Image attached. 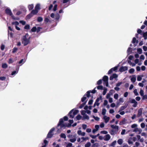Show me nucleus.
Wrapping results in <instances>:
<instances>
[{
  "label": "nucleus",
  "instance_id": "6",
  "mask_svg": "<svg viewBox=\"0 0 147 147\" xmlns=\"http://www.w3.org/2000/svg\"><path fill=\"white\" fill-rule=\"evenodd\" d=\"M103 81L105 82V84L106 86H108L109 85L108 80V77L107 76H105L103 77Z\"/></svg>",
  "mask_w": 147,
  "mask_h": 147
},
{
  "label": "nucleus",
  "instance_id": "33",
  "mask_svg": "<svg viewBox=\"0 0 147 147\" xmlns=\"http://www.w3.org/2000/svg\"><path fill=\"white\" fill-rule=\"evenodd\" d=\"M55 19L56 20H59L60 18V15L59 14H57L55 16Z\"/></svg>",
  "mask_w": 147,
  "mask_h": 147
},
{
  "label": "nucleus",
  "instance_id": "27",
  "mask_svg": "<svg viewBox=\"0 0 147 147\" xmlns=\"http://www.w3.org/2000/svg\"><path fill=\"white\" fill-rule=\"evenodd\" d=\"M33 16V15L31 13L28 15L26 17V19H28L31 18Z\"/></svg>",
  "mask_w": 147,
  "mask_h": 147
},
{
  "label": "nucleus",
  "instance_id": "50",
  "mask_svg": "<svg viewBox=\"0 0 147 147\" xmlns=\"http://www.w3.org/2000/svg\"><path fill=\"white\" fill-rule=\"evenodd\" d=\"M36 30V27H34L31 29V31L32 32H35Z\"/></svg>",
  "mask_w": 147,
  "mask_h": 147
},
{
  "label": "nucleus",
  "instance_id": "35",
  "mask_svg": "<svg viewBox=\"0 0 147 147\" xmlns=\"http://www.w3.org/2000/svg\"><path fill=\"white\" fill-rule=\"evenodd\" d=\"M132 51V48L129 47L128 49L127 50V52L129 54H130L131 53Z\"/></svg>",
  "mask_w": 147,
  "mask_h": 147
},
{
  "label": "nucleus",
  "instance_id": "19",
  "mask_svg": "<svg viewBox=\"0 0 147 147\" xmlns=\"http://www.w3.org/2000/svg\"><path fill=\"white\" fill-rule=\"evenodd\" d=\"M40 4L39 3H38L36 5L35 9L38 11L40 9Z\"/></svg>",
  "mask_w": 147,
  "mask_h": 147
},
{
  "label": "nucleus",
  "instance_id": "40",
  "mask_svg": "<svg viewBox=\"0 0 147 147\" xmlns=\"http://www.w3.org/2000/svg\"><path fill=\"white\" fill-rule=\"evenodd\" d=\"M134 93L136 96H138V94L137 92V90L136 89H135L134 90Z\"/></svg>",
  "mask_w": 147,
  "mask_h": 147
},
{
  "label": "nucleus",
  "instance_id": "16",
  "mask_svg": "<svg viewBox=\"0 0 147 147\" xmlns=\"http://www.w3.org/2000/svg\"><path fill=\"white\" fill-rule=\"evenodd\" d=\"M77 134L78 135H81L82 136H85L86 133L84 132H82L80 130H78L77 131Z\"/></svg>",
  "mask_w": 147,
  "mask_h": 147
},
{
  "label": "nucleus",
  "instance_id": "61",
  "mask_svg": "<svg viewBox=\"0 0 147 147\" xmlns=\"http://www.w3.org/2000/svg\"><path fill=\"white\" fill-rule=\"evenodd\" d=\"M81 116L80 115H78L76 116V118H77V119L78 120H79L80 119H81Z\"/></svg>",
  "mask_w": 147,
  "mask_h": 147
},
{
  "label": "nucleus",
  "instance_id": "44",
  "mask_svg": "<svg viewBox=\"0 0 147 147\" xmlns=\"http://www.w3.org/2000/svg\"><path fill=\"white\" fill-rule=\"evenodd\" d=\"M5 13L7 15H9V9L7 8L5 10Z\"/></svg>",
  "mask_w": 147,
  "mask_h": 147
},
{
  "label": "nucleus",
  "instance_id": "54",
  "mask_svg": "<svg viewBox=\"0 0 147 147\" xmlns=\"http://www.w3.org/2000/svg\"><path fill=\"white\" fill-rule=\"evenodd\" d=\"M30 28V26L29 25H26L24 27V28L25 29H28Z\"/></svg>",
  "mask_w": 147,
  "mask_h": 147
},
{
  "label": "nucleus",
  "instance_id": "64",
  "mask_svg": "<svg viewBox=\"0 0 147 147\" xmlns=\"http://www.w3.org/2000/svg\"><path fill=\"white\" fill-rule=\"evenodd\" d=\"M98 146V144L97 143H95L94 144H93L92 147H97Z\"/></svg>",
  "mask_w": 147,
  "mask_h": 147
},
{
  "label": "nucleus",
  "instance_id": "18",
  "mask_svg": "<svg viewBox=\"0 0 147 147\" xmlns=\"http://www.w3.org/2000/svg\"><path fill=\"white\" fill-rule=\"evenodd\" d=\"M10 16H11L12 18L15 20H18L19 18L18 17H15L13 15L11 11L10 10Z\"/></svg>",
  "mask_w": 147,
  "mask_h": 147
},
{
  "label": "nucleus",
  "instance_id": "9",
  "mask_svg": "<svg viewBox=\"0 0 147 147\" xmlns=\"http://www.w3.org/2000/svg\"><path fill=\"white\" fill-rule=\"evenodd\" d=\"M55 130V128H53L52 129H51L49 132V133L48 134L47 137L48 138H51L53 135V134H52V133L53 132L54 130Z\"/></svg>",
  "mask_w": 147,
  "mask_h": 147
},
{
  "label": "nucleus",
  "instance_id": "51",
  "mask_svg": "<svg viewBox=\"0 0 147 147\" xmlns=\"http://www.w3.org/2000/svg\"><path fill=\"white\" fill-rule=\"evenodd\" d=\"M100 133L106 134L108 133V132L107 131H102L100 132Z\"/></svg>",
  "mask_w": 147,
  "mask_h": 147
},
{
  "label": "nucleus",
  "instance_id": "41",
  "mask_svg": "<svg viewBox=\"0 0 147 147\" xmlns=\"http://www.w3.org/2000/svg\"><path fill=\"white\" fill-rule=\"evenodd\" d=\"M115 92V91L114 90H111L110 91L109 93L111 95Z\"/></svg>",
  "mask_w": 147,
  "mask_h": 147
},
{
  "label": "nucleus",
  "instance_id": "24",
  "mask_svg": "<svg viewBox=\"0 0 147 147\" xmlns=\"http://www.w3.org/2000/svg\"><path fill=\"white\" fill-rule=\"evenodd\" d=\"M132 140L131 139V138H129L128 140V142L129 144H132L133 143Z\"/></svg>",
  "mask_w": 147,
  "mask_h": 147
},
{
  "label": "nucleus",
  "instance_id": "28",
  "mask_svg": "<svg viewBox=\"0 0 147 147\" xmlns=\"http://www.w3.org/2000/svg\"><path fill=\"white\" fill-rule=\"evenodd\" d=\"M7 67V65L6 63H3L2 65V67L3 68H6Z\"/></svg>",
  "mask_w": 147,
  "mask_h": 147
},
{
  "label": "nucleus",
  "instance_id": "37",
  "mask_svg": "<svg viewBox=\"0 0 147 147\" xmlns=\"http://www.w3.org/2000/svg\"><path fill=\"white\" fill-rule=\"evenodd\" d=\"M11 24L12 25H15V26H16L19 24V23L17 21L12 22Z\"/></svg>",
  "mask_w": 147,
  "mask_h": 147
},
{
  "label": "nucleus",
  "instance_id": "31",
  "mask_svg": "<svg viewBox=\"0 0 147 147\" xmlns=\"http://www.w3.org/2000/svg\"><path fill=\"white\" fill-rule=\"evenodd\" d=\"M106 109H102V114L103 115L105 116V115L106 114Z\"/></svg>",
  "mask_w": 147,
  "mask_h": 147
},
{
  "label": "nucleus",
  "instance_id": "4",
  "mask_svg": "<svg viewBox=\"0 0 147 147\" xmlns=\"http://www.w3.org/2000/svg\"><path fill=\"white\" fill-rule=\"evenodd\" d=\"M102 101V97L101 96L98 98L96 99L94 105V107L96 105L98 106L99 105L100 102Z\"/></svg>",
  "mask_w": 147,
  "mask_h": 147
},
{
  "label": "nucleus",
  "instance_id": "25",
  "mask_svg": "<svg viewBox=\"0 0 147 147\" xmlns=\"http://www.w3.org/2000/svg\"><path fill=\"white\" fill-rule=\"evenodd\" d=\"M117 142L119 144L121 145L123 142V140L121 139H119L118 140Z\"/></svg>",
  "mask_w": 147,
  "mask_h": 147
},
{
  "label": "nucleus",
  "instance_id": "46",
  "mask_svg": "<svg viewBox=\"0 0 147 147\" xmlns=\"http://www.w3.org/2000/svg\"><path fill=\"white\" fill-rule=\"evenodd\" d=\"M140 95L142 96H143L144 94V91L142 89H140Z\"/></svg>",
  "mask_w": 147,
  "mask_h": 147
},
{
  "label": "nucleus",
  "instance_id": "17",
  "mask_svg": "<svg viewBox=\"0 0 147 147\" xmlns=\"http://www.w3.org/2000/svg\"><path fill=\"white\" fill-rule=\"evenodd\" d=\"M118 77L117 75L115 74H113L110 78V80H112L113 78H116Z\"/></svg>",
  "mask_w": 147,
  "mask_h": 147
},
{
  "label": "nucleus",
  "instance_id": "42",
  "mask_svg": "<svg viewBox=\"0 0 147 147\" xmlns=\"http://www.w3.org/2000/svg\"><path fill=\"white\" fill-rule=\"evenodd\" d=\"M43 20L42 18L41 17H38L37 18V21L38 22H41Z\"/></svg>",
  "mask_w": 147,
  "mask_h": 147
},
{
  "label": "nucleus",
  "instance_id": "34",
  "mask_svg": "<svg viewBox=\"0 0 147 147\" xmlns=\"http://www.w3.org/2000/svg\"><path fill=\"white\" fill-rule=\"evenodd\" d=\"M135 70L133 68H131L129 70V72L130 74H133L134 71Z\"/></svg>",
  "mask_w": 147,
  "mask_h": 147
},
{
  "label": "nucleus",
  "instance_id": "48",
  "mask_svg": "<svg viewBox=\"0 0 147 147\" xmlns=\"http://www.w3.org/2000/svg\"><path fill=\"white\" fill-rule=\"evenodd\" d=\"M18 72V71H14L12 72L11 74V75L12 76H13L16 74H17Z\"/></svg>",
  "mask_w": 147,
  "mask_h": 147
},
{
  "label": "nucleus",
  "instance_id": "2",
  "mask_svg": "<svg viewBox=\"0 0 147 147\" xmlns=\"http://www.w3.org/2000/svg\"><path fill=\"white\" fill-rule=\"evenodd\" d=\"M78 111L77 110L74 111L73 110H71L69 113V117L71 118H73L74 116L78 113Z\"/></svg>",
  "mask_w": 147,
  "mask_h": 147
},
{
  "label": "nucleus",
  "instance_id": "47",
  "mask_svg": "<svg viewBox=\"0 0 147 147\" xmlns=\"http://www.w3.org/2000/svg\"><path fill=\"white\" fill-rule=\"evenodd\" d=\"M93 117L96 121H98L100 119L98 117H95L94 116H92Z\"/></svg>",
  "mask_w": 147,
  "mask_h": 147
},
{
  "label": "nucleus",
  "instance_id": "55",
  "mask_svg": "<svg viewBox=\"0 0 147 147\" xmlns=\"http://www.w3.org/2000/svg\"><path fill=\"white\" fill-rule=\"evenodd\" d=\"M125 132H126V130L125 129H123L122 131L121 132V135H124L125 134Z\"/></svg>",
  "mask_w": 147,
  "mask_h": 147
},
{
  "label": "nucleus",
  "instance_id": "21",
  "mask_svg": "<svg viewBox=\"0 0 147 147\" xmlns=\"http://www.w3.org/2000/svg\"><path fill=\"white\" fill-rule=\"evenodd\" d=\"M143 77V75H139L138 76L137 78V80L138 81H140L142 80V78Z\"/></svg>",
  "mask_w": 147,
  "mask_h": 147
},
{
  "label": "nucleus",
  "instance_id": "45",
  "mask_svg": "<svg viewBox=\"0 0 147 147\" xmlns=\"http://www.w3.org/2000/svg\"><path fill=\"white\" fill-rule=\"evenodd\" d=\"M6 79V77L5 76L0 77V80L1 81L5 80Z\"/></svg>",
  "mask_w": 147,
  "mask_h": 147
},
{
  "label": "nucleus",
  "instance_id": "38",
  "mask_svg": "<svg viewBox=\"0 0 147 147\" xmlns=\"http://www.w3.org/2000/svg\"><path fill=\"white\" fill-rule=\"evenodd\" d=\"M83 117L85 119H89V117L86 114H85L83 115Z\"/></svg>",
  "mask_w": 147,
  "mask_h": 147
},
{
  "label": "nucleus",
  "instance_id": "8",
  "mask_svg": "<svg viewBox=\"0 0 147 147\" xmlns=\"http://www.w3.org/2000/svg\"><path fill=\"white\" fill-rule=\"evenodd\" d=\"M130 102L131 103L134 104L132 106L134 107H137L138 104V102L136 101L134 99H131L130 100Z\"/></svg>",
  "mask_w": 147,
  "mask_h": 147
},
{
  "label": "nucleus",
  "instance_id": "22",
  "mask_svg": "<svg viewBox=\"0 0 147 147\" xmlns=\"http://www.w3.org/2000/svg\"><path fill=\"white\" fill-rule=\"evenodd\" d=\"M127 107V106H121L120 108L119 112H120V111L124 110V109H125V108H126Z\"/></svg>",
  "mask_w": 147,
  "mask_h": 147
},
{
  "label": "nucleus",
  "instance_id": "12",
  "mask_svg": "<svg viewBox=\"0 0 147 147\" xmlns=\"http://www.w3.org/2000/svg\"><path fill=\"white\" fill-rule=\"evenodd\" d=\"M127 69L128 68L126 66H122L120 67L119 69V71L121 72H122L126 71Z\"/></svg>",
  "mask_w": 147,
  "mask_h": 147
},
{
  "label": "nucleus",
  "instance_id": "5",
  "mask_svg": "<svg viewBox=\"0 0 147 147\" xmlns=\"http://www.w3.org/2000/svg\"><path fill=\"white\" fill-rule=\"evenodd\" d=\"M26 11V10L24 8H23L22 9H21L20 10L18 11H17L16 9H15L13 10V11L14 13H15L16 11H17L16 15L18 16L22 13V11Z\"/></svg>",
  "mask_w": 147,
  "mask_h": 147
},
{
  "label": "nucleus",
  "instance_id": "62",
  "mask_svg": "<svg viewBox=\"0 0 147 147\" xmlns=\"http://www.w3.org/2000/svg\"><path fill=\"white\" fill-rule=\"evenodd\" d=\"M5 48V45L3 44H2L1 45V49L2 50H3Z\"/></svg>",
  "mask_w": 147,
  "mask_h": 147
},
{
  "label": "nucleus",
  "instance_id": "30",
  "mask_svg": "<svg viewBox=\"0 0 147 147\" xmlns=\"http://www.w3.org/2000/svg\"><path fill=\"white\" fill-rule=\"evenodd\" d=\"M138 53L139 54H141L142 53V50L141 48H138L137 49Z\"/></svg>",
  "mask_w": 147,
  "mask_h": 147
},
{
  "label": "nucleus",
  "instance_id": "29",
  "mask_svg": "<svg viewBox=\"0 0 147 147\" xmlns=\"http://www.w3.org/2000/svg\"><path fill=\"white\" fill-rule=\"evenodd\" d=\"M91 145V143L89 142H88L85 145V147H90Z\"/></svg>",
  "mask_w": 147,
  "mask_h": 147
},
{
  "label": "nucleus",
  "instance_id": "36",
  "mask_svg": "<svg viewBox=\"0 0 147 147\" xmlns=\"http://www.w3.org/2000/svg\"><path fill=\"white\" fill-rule=\"evenodd\" d=\"M119 95L118 94L116 93L114 95V98L115 99H117L118 98Z\"/></svg>",
  "mask_w": 147,
  "mask_h": 147
},
{
  "label": "nucleus",
  "instance_id": "1",
  "mask_svg": "<svg viewBox=\"0 0 147 147\" xmlns=\"http://www.w3.org/2000/svg\"><path fill=\"white\" fill-rule=\"evenodd\" d=\"M30 38V36L28 34L23 36L22 40V43L24 46H26L29 43Z\"/></svg>",
  "mask_w": 147,
  "mask_h": 147
},
{
  "label": "nucleus",
  "instance_id": "14",
  "mask_svg": "<svg viewBox=\"0 0 147 147\" xmlns=\"http://www.w3.org/2000/svg\"><path fill=\"white\" fill-rule=\"evenodd\" d=\"M103 119L104 120L105 123H107L109 121L110 118L109 117H107V116L105 115L103 117Z\"/></svg>",
  "mask_w": 147,
  "mask_h": 147
},
{
  "label": "nucleus",
  "instance_id": "7",
  "mask_svg": "<svg viewBox=\"0 0 147 147\" xmlns=\"http://www.w3.org/2000/svg\"><path fill=\"white\" fill-rule=\"evenodd\" d=\"M76 134L72 135L71 138L69 139V141L71 142H74L76 141Z\"/></svg>",
  "mask_w": 147,
  "mask_h": 147
},
{
  "label": "nucleus",
  "instance_id": "20",
  "mask_svg": "<svg viewBox=\"0 0 147 147\" xmlns=\"http://www.w3.org/2000/svg\"><path fill=\"white\" fill-rule=\"evenodd\" d=\"M38 11L36 9L34 8V9L32 10L31 12V13L33 15H35L38 12Z\"/></svg>",
  "mask_w": 147,
  "mask_h": 147
},
{
  "label": "nucleus",
  "instance_id": "43",
  "mask_svg": "<svg viewBox=\"0 0 147 147\" xmlns=\"http://www.w3.org/2000/svg\"><path fill=\"white\" fill-rule=\"evenodd\" d=\"M86 102H84L82 103L79 107V108L80 109H82V108L84 106V105H85L86 103Z\"/></svg>",
  "mask_w": 147,
  "mask_h": 147
},
{
  "label": "nucleus",
  "instance_id": "52",
  "mask_svg": "<svg viewBox=\"0 0 147 147\" xmlns=\"http://www.w3.org/2000/svg\"><path fill=\"white\" fill-rule=\"evenodd\" d=\"M107 89L106 88H105L104 89V91L103 92V95H105V94H106V93L107 92Z\"/></svg>",
  "mask_w": 147,
  "mask_h": 147
},
{
  "label": "nucleus",
  "instance_id": "63",
  "mask_svg": "<svg viewBox=\"0 0 147 147\" xmlns=\"http://www.w3.org/2000/svg\"><path fill=\"white\" fill-rule=\"evenodd\" d=\"M72 145V144L71 143H69L66 146V147H71Z\"/></svg>",
  "mask_w": 147,
  "mask_h": 147
},
{
  "label": "nucleus",
  "instance_id": "39",
  "mask_svg": "<svg viewBox=\"0 0 147 147\" xmlns=\"http://www.w3.org/2000/svg\"><path fill=\"white\" fill-rule=\"evenodd\" d=\"M117 143V142L116 140H115L113 142H112L110 146H113L115 145Z\"/></svg>",
  "mask_w": 147,
  "mask_h": 147
},
{
  "label": "nucleus",
  "instance_id": "53",
  "mask_svg": "<svg viewBox=\"0 0 147 147\" xmlns=\"http://www.w3.org/2000/svg\"><path fill=\"white\" fill-rule=\"evenodd\" d=\"M82 128L83 129H85L87 127V125L84 124H82Z\"/></svg>",
  "mask_w": 147,
  "mask_h": 147
},
{
  "label": "nucleus",
  "instance_id": "15",
  "mask_svg": "<svg viewBox=\"0 0 147 147\" xmlns=\"http://www.w3.org/2000/svg\"><path fill=\"white\" fill-rule=\"evenodd\" d=\"M136 80V75H133L132 76L131 78V81L133 83H134Z\"/></svg>",
  "mask_w": 147,
  "mask_h": 147
},
{
  "label": "nucleus",
  "instance_id": "58",
  "mask_svg": "<svg viewBox=\"0 0 147 147\" xmlns=\"http://www.w3.org/2000/svg\"><path fill=\"white\" fill-rule=\"evenodd\" d=\"M140 126L142 128H144L145 126V124L144 123H142L141 124Z\"/></svg>",
  "mask_w": 147,
  "mask_h": 147
},
{
  "label": "nucleus",
  "instance_id": "10",
  "mask_svg": "<svg viewBox=\"0 0 147 147\" xmlns=\"http://www.w3.org/2000/svg\"><path fill=\"white\" fill-rule=\"evenodd\" d=\"M143 109L142 108H140L138 111V114L137 116L138 117H139L141 116L142 113Z\"/></svg>",
  "mask_w": 147,
  "mask_h": 147
},
{
  "label": "nucleus",
  "instance_id": "59",
  "mask_svg": "<svg viewBox=\"0 0 147 147\" xmlns=\"http://www.w3.org/2000/svg\"><path fill=\"white\" fill-rule=\"evenodd\" d=\"M140 145V144L138 142H136L135 143V145L133 146V147H138Z\"/></svg>",
  "mask_w": 147,
  "mask_h": 147
},
{
  "label": "nucleus",
  "instance_id": "60",
  "mask_svg": "<svg viewBox=\"0 0 147 147\" xmlns=\"http://www.w3.org/2000/svg\"><path fill=\"white\" fill-rule=\"evenodd\" d=\"M86 96H85V95L84 96V97L82 98V100H81L82 101V102H84L86 100Z\"/></svg>",
  "mask_w": 147,
  "mask_h": 147
},
{
  "label": "nucleus",
  "instance_id": "3",
  "mask_svg": "<svg viewBox=\"0 0 147 147\" xmlns=\"http://www.w3.org/2000/svg\"><path fill=\"white\" fill-rule=\"evenodd\" d=\"M63 120L62 119H61L59 121V123L58 124L57 127H58L59 126H60V128L61 129L62 128L65 127L67 126V125H65L64 124H63ZM71 125L68 124L67 127H69Z\"/></svg>",
  "mask_w": 147,
  "mask_h": 147
},
{
  "label": "nucleus",
  "instance_id": "26",
  "mask_svg": "<svg viewBox=\"0 0 147 147\" xmlns=\"http://www.w3.org/2000/svg\"><path fill=\"white\" fill-rule=\"evenodd\" d=\"M34 7V5L33 4L29 5L28 6V8L29 10H31Z\"/></svg>",
  "mask_w": 147,
  "mask_h": 147
},
{
  "label": "nucleus",
  "instance_id": "32",
  "mask_svg": "<svg viewBox=\"0 0 147 147\" xmlns=\"http://www.w3.org/2000/svg\"><path fill=\"white\" fill-rule=\"evenodd\" d=\"M60 136L61 137V138H64V139H65L66 138V136L64 134L61 133L60 134Z\"/></svg>",
  "mask_w": 147,
  "mask_h": 147
},
{
  "label": "nucleus",
  "instance_id": "23",
  "mask_svg": "<svg viewBox=\"0 0 147 147\" xmlns=\"http://www.w3.org/2000/svg\"><path fill=\"white\" fill-rule=\"evenodd\" d=\"M111 127L113 129H119V127L117 125H111Z\"/></svg>",
  "mask_w": 147,
  "mask_h": 147
},
{
  "label": "nucleus",
  "instance_id": "13",
  "mask_svg": "<svg viewBox=\"0 0 147 147\" xmlns=\"http://www.w3.org/2000/svg\"><path fill=\"white\" fill-rule=\"evenodd\" d=\"M111 138L110 135L109 134H107L104 137V140L105 141H108Z\"/></svg>",
  "mask_w": 147,
  "mask_h": 147
},
{
  "label": "nucleus",
  "instance_id": "57",
  "mask_svg": "<svg viewBox=\"0 0 147 147\" xmlns=\"http://www.w3.org/2000/svg\"><path fill=\"white\" fill-rule=\"evenodd\" d=\"M20 23L22 24L23 25H24L26 24V22L25 21L23 20L20 21L19 22Z\"/></svg>",
  "mask_w": 147,
  "mask_h": 147
},
{
  "label": "nucleus",
  "instance_id": "11",
  "mask_svg": "<svg viewBox=\"0 0 147 147\" xmlns=\"http://www.w3.org/2000/svg\"><path fill=\"white\" fill-rule=\"evenodd\" d=\"M127 123V120L125 118L123 119L120 122L119 124L122 125L126 124Z\"/></svg>",
  "mask_w": 147,
  "mask_h": 147
},
{
  "label": "nucleus",
  "instance_id": "56",
  "mask_svg": "<svg viewBox=\"0 0 147 147\" xmlns=\"http://www.w3.org/2000/svg\"><path fill=\"white\" fill-rule=\"evenodd\" d=\"M57 5H55L54 7L53 8V10L54 11H55L57 10Z\"/></svg>",
  "mask_w": 147,
  "mask_h": 147
},
{
  "label": "nucleus",
  "instance_id": "49",
  "mask_svg": "<svg viewBox=\"0 0 147 147\" xmlns=\"http://www.w3.org/2000/svg\"><path fill=\"white\" fill-rule=\"evenodd\" d=\"M137 126V125L136 124H134L131 125V127L132 128H135Z\"/></svg>",
  "mask_w": 147,
  "mask_h": 147
}]
</instances>
